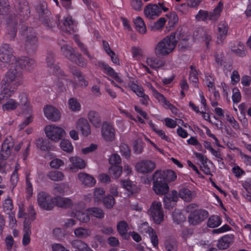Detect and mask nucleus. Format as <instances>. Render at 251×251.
<instances>
[{"label": "nucleus", "mask_w": 251, "mask_h": 251, "mask_svg": "<svg viewBox=\"0 0 251 251\" xmlns=\"http://www.w3.org/2000/svg\"><path fill=\"white\" fill-rule=\"evenodd\" d=\"M13 52L14 50L11 45L2 43L0 46V61L6 63L11 62V67L9 70L20 71L23 74L24 70L30 71L35 67L34 60L26 56L17 58L13 55Z\"/></svg>", "instance_id": "f257e3e1"}, {"label": "nucleus", "mask_w": 251, "mask_h": 251, "mask_svg": "<svg viewBox=\"0 0 251 251\" xmlns=\"http://www.w3.org/2000/svg\"><path fill=\"white\" fill-rule=\"evenodd\" d=\"M23 80L22 74L20 71L8 70L0 83L2 90L0 93V104L12 96L16 87L22 83Z\"/></svg>", "instance_id": "f03ea898"}, {"label": "nucleus", "mask_w": 251, "mask_h": 251, "mask_svg": "<svg viewBox=\"0 0 251 251\" xmlns=\"http://www.w3.org/2000/svg\"><path fill=\"white\" fill-rule=\"evenodd\" d=\"M54 57L55 55L53 52L48 53L46 63L49 72L56 77L57 80L55 81V85L58 87L59 91H63L65 90V85H72L74 89L76 88L73 81L68 78V76L60 69L59 66L55 63Z\"/></svg>", "instance_id": "7ed1b4c3"}, {"label": "nucleus", "mask_w": 251, "mask_h": 251, "mask_svg": "<svg viewBox=\"0 0 251 251\" xmlns=\"http://www.w3.org/2000/svg\"><path fill=\"white\" fill-rule=\"evenodd\" d=\"M176 34V32L172 33L157 44L155 52L157 56L168 55L175 49L177 42Z\"/></svg>", "instance_id": "20e7f679"}, {"label": "nucleus", "mask_w": 251, "mask_h": 251, "mask_svg": "<svg viewBox=\"0 0 251 251\" xmlns=\"http://www.w3.org/2000/svg\"><path fill=\"white\" fill-rule=\"evenodd\" d=\"M21 34L25 37V49L27 52L34 53L38 46V39L35 29L32 27H27Z\"/></svg>", "instance_id": "39448f33"}, {"label": "nucleus", "mask_w": 251, "mask_h": 251, "mask_svg": "<svg viewBox=\"0 0 251 251\" xmlns=\"http://www.w3.org/2000/svg\"><path fill=\"white\" fill-rule=\"evenodd\" d=\"M220 18V2L216 7L210 12L200 9L195 16V19L199 22H207L210 21L212 23L216 22Z\"/></svg>", "instance_id": "423d86ee"}, {"label": "nucleus", "mask_w": 251, "mask_h": 251, "mask_svg": "<svg viewBox=\"0 0 251 251\" xmlns=\"http://www.w3.org/2000/svg\"><path fill=\"white\" fill-rule=\"evenodd\" d=\"M36 9L39 14V21L45 27L50 28L55 26L56 23L53 21V18L50 17V12L47 9V5L45 3L38 4Z\"/></svg>", "instance_id": "0eeeda50"}, {"label": "nucleus", "mask_w": 251, "mask_h": 251, "mask_svg": "<svg viewBox=\"0 0 251 251\" xmlns=\"http://www.w3.org/2000/svg\"><path fill=\"white\" fill-rule=\"evenodd\" d=\"M60 16L56 15L55 19L53 18V21L56 23L55 26H53L50 29L53 30V28H58L60 30L65 32L71 33L75 31V25L74 24L72 17L71 16H68L64 18L63 21H60Z\"/></svg>", "instance_id": "6e6552de"}, {"label": "nucleus", "mask_w": 251, "mask_h": 251, "mask_svg": "<svg viewBox=\"0 0 251 251\" xmlns=\"http://www.w3.org/2000/svg\"><path fill=\"white\" fill-rule=\"evenodd\" d=\"M154 222L160 224L164 220V212L160 202L153 201L148 210Z\"/></svg>", "instance_id": "1a4fd4ad"}, {"label": "nucleus", "mask_w": 251, "mask_h": 251, "mask_svg": "<svg viewBox=\"0 0 251 251\" xmlns=\"http://www.w3.org/2000/svg\"><path fill=\"white\" fill-rule=\"evenodd\" d=\"M18 21V16L15 14H11L7 19V34L9 41L14 40L16 36Z\"/></svg>", "instance_id": "9d476101"}, {"label": "nucleus", "mask_w": 251, "mask_h": 251, "mask_svg": "<svg viewBox=\"0 0 251 251\" xmlns=\"http://www.w3.org/2000/svg\"><path fill=\"white\" fill-rule=\"evenodd\" d=\"M54 197L51 198L46 192L42 191L37 196V202L39 206L46 210H50L54 207Z\"/></svg>", "instance_id": "9b49d317"}, {"label": "nucleus", "mask_w": 251, "mask_h": 251, "mask_svg": "<svg viewBox=\"0 0 251 251\" xmlns=\"http://www.w3.org/2000/svg\"><path fill=\"white\" fill-rule=\"evenodd\" d=\"M45 131L47 137L54 142L60 140L65 132L63 129L54 125L46 126Z\"/></svg>", "instance_id": "f8f14e48"}, {"label": "nucleus", "mask_w": 251, "mask_h": 251, "mask_svg": "<svg viewBox=\"0 0 251 251\" xmlns=\"http://www.w3.org/2000/svg\"><path fill=\"white\" fill-rule=\"evenodd\" d=\"M96 66L97 68L100 69L103 73L114 79L118 83H121L123 82L122 78L119 76L118 73L105 62L99 61Z\"/></svg>", "instance_id": "ddd939ff"}, {"label": "nucleus", "mask_w": 251, "mask_h": 251, "mask_svg": "<svg viewBox=\"0 0 251 251\" xmlns=\"http://www.w3.org/2000/svg\"><path fill=\"white\" fill-rule=\"evenodd\" d=\"M153 190L158 195H163L168 193L169 190L168 184L156 176L154 174L152 175Z\"/></svg>", "instance_id": "4468645a"}, {"label": "nucleus", "mask_w": 251, "mask_h": 251, "mask_svg": "<svg viewBox=\"0 0 251 251\" xmlns=\"http://www.w3.org/2000/svg\"><path fill=\"white\" fill-rule=\"evenodd\" d=\"M208 216V212L206 210L200 209L190 214L188 221L190 224L195 226L205 220Z\"/></svg>", "instance_id": "2eb2a0df"}, {"label": "nucleus", "mask_w": 251, "mask_h": 251, "mask_svg": "<svg viewBox=\"0 0 251 251\" xmlns=\"http://www.w3.org/2000/svg\"><path fill=\"white\" fill-rule=\"evenodd\" d=\"M155 167V162L149 160H141L136 163L135 165L136 171L144 174L152 172Z\"/></svg>", "instance_id": "dca6fc26"}, {"label": "nucleus", "mask_w": 251, "mask_h": 251, "mask_svg": "<svg viewBox=\"0 0 251 251\" xmlns=\"http://www.w3.org/2000/svg\"><path fill=\"white\" fill-rule=\"evenodd\" d=\"M14 142L11 136L6 137L1 145L0 154L3 159H7L11 155Z\"/></svg>", "instance_id": "f3484780"}, {"label": "nucleus", "mask_w": 251, "mask_h": 251, "mask_svg": "<svg viewBox=\"0 0 251 251\" xmlns=\"http://www.w3.org/2000/svg\"><path fill=\"white\" fill-rule=\"evenodd\" d=\"M101 135L106 141H112L115 139V130L113 126L109 123L104 122L101 130Z\"/></svg>", "instance_id": "a211bd4d"}, {"label": "nucleus", "mask_w": 251, "mask_h": 251, "mask_svg": "<svg viewBox=\"0 0 251 251\" xmlns=\"http://www.w3.org/2000/svg\"><path fill=\"white\" fill-rule=\"evenodd\" d=\"M154 174L156 176L160 177L162 180L168 184L169 182L176 180L177 176L175 171L172 170H165L164 171L157 170Z\"/></svg>", "instance_id": "6ab92c4d"}, {"label": "nucleus", "mask_w": 251, "mask_h": 251, "mask_svg": "<svg viewBox=\"0 0 251 251\" xmlns=\"http://www.w3.org/2000/svg\"><path fill=\"white\" fill-rule=\"evenodd\" d=\"M144 13L147 18L154 19L159 16L162 11L157 4L150 3L145 6Z\"/></svg>", "instance_id": "aec40b11"}, {"label": "nucleus", "mask_w": 251, "mask_h": 251, "mask_svg": "<svg viewBox=\"0 0 251 251\" xmlns=\"http://www.w3.org/2000/svg\"><path fill=\"white\" fill-rule=\"evenodd\" d=\"M44 112L47 118L52 121H57L60 118L59 111L51 105H49L45 106Z\"/></svg>", "instance_id": "412c9836"}, {"label": "nucleus", "mask_w": 251, "mask_h": 251, "mask_svg": "<svg viewBox=\"0 0 251 251\" xmlns=\"http://www.w3.org/2000/svg\"><path fill=\"white\" fill-rule=\"evenodd\" d=\"M76 128L81 131L84 136L87 137L91 133L90 125L87 120L84 118H80L77 120Z\"/></svg>", "instance_id": "4be33fe9"}, {"label": "nucleus", "mask_w": 251, "mask_h": 251, "mask_svg": "<svg viewBox=\"0 0 251 251\" xmlns=\"http://www.w3.org/2000/svg\"><path fill=\"white\" fill-rule=\"evenodd\" d=\"M19 98L23 112L27 114H31L32 112V108L28 100L26 94L25 93H20L19 95Z\"/></svg>", "instance_id": "5701e85b"}, {"label": "nucleus", "mask_w": 251, "mask_h": 251, "mask_svg": "<svg viewBox=\"0 0 251 251\" xmlns=\"http://www.w3.org/2000/svg\"><path fill=\"white\" fill-rule=\"evenodd\" d=\"M87 118L91 124L96 127H100L102 124V120L100 114L93 110L89 111Z\"/></svg>", "instance_id": "b1692460"}, {"label": "nucleus", "mask_w": 251, "mask_h": 251, "mask_svg": "<svg viewBox=\"0 0 251 251\" xmlns=\"http://www.w3.org/2000/svg\"><path fill=\"white\" fill-rule=\"evenodd\" d=\"M128 229L129 226L126 221L122 220L117 223V231L123 239L125 240H128L129 239V235L128 234Z\"/></svg>", "instance_id": "393cba45"}, {"label": "nucleus", "mask_w": 251, "mask_h": 251, "mask_svg": "<svg viewBox=\"0 0 251 251\" xmlns=\"http://www.w3.org/2000/svg\"><path fill=\"white\" fill-rule=\"evenodd\" d=\"M71 244L74 251H93L86 243L80 240H74Z\"/></svg>", "instance_id": "a878e982"}, {"label": "nucleus", "mask_w": 251, "mask_h": 251, "mask_svg": "<svg viewBox=\"0 0 251 251\" xmlns=\"http://www.w3.org/2000/svg\"><path fill=\"white\" fill-rule=\"evenodd\" d=\"M78 178L82 183L86 186L92 187L96 183V180L94 178L86 173H79Z\"/></svg>", "instance_id": "bb28decb"}, {"label": "nucleus", "mask_w": 251, "mask_h": 251, "mask_svg": "<svg viewBox=\"0 0 251 251\" xmlns=\"http://www.w3.org/2000/svg\"><path fill=\"white\" fill-rule=\"evenodd\" d=\"M234 235L227 234L221 237V250H226L229 248L234 240Z\"/></svg>", "instance_id": "cd10ccee"}, {"label": "nucleus", "mask_w": 251, "mask_h": 251, "mask_svg": "<svg viewBox=\"0 0 251 251\" xmlns=\"http://www.w3.org/2000/svg\"><path fill=\"white\" fill-rule=\"evenodd\" d=\"M54 206L56 205L61 208H70L73 205L71 199L60 197H54Z\"/></svg>", "instance_id": "c85d7f7f"}, {"label": "nucleus", "mask_w": 251, "mask_h": 251, "mask_svg": "<svg viewBox=\"0 0 251 251\" xmlns=\"http://www.w3.org/2000/svg\"><path fill=\"white\" fill-rule=\"evenodd\" d=\"M205 83L207 87L209 88L210 91L213 93L215 99L216 100L219 99L220 98V94L218 91L215 90L213 75H206Z\"/></svg>", "instance_id": "c756f323"}, {"label": "nucleus", "mask_w": 251, "mask_h": 251, "mask_svg": "<svg viewBox=\"0 0 251 251\" xmlns=\"http://www.w3.org/2000/svg\"><path fill=\"white\" fill-rule=\"evenodd\" d=\"M179 195L184 201H190L195 198L196 194L187 188H183L180 190Z\"/></svg>", "instance_id": "7c9ffc66"}, {"label": "nucleus", "mask_w": 251, "mask_h": 251, "mask_svg": "<svg viewBox=\"0 0 251 251\" xmlns=\"http://www.w3.org/2000/svg\"><path fill=\"white\" fill-rule=\"evenodd\" d=\"M121 185L127 191L128 195H133L137 192L136 186L129 179H124L121 181Z\"/></svg>", "instance_id": "2f4dec72"}, {"label": "nucleus", "mask_w": 251, "mask_h": 251, "mask_svg": "<svg viewBox=\"0 0 251 251\" xmlns=\"http://www.w3.org/2000/svg\"><path fill=\"white\" fill-rule=\"evenodd\" d=\"M136 30L142 34H144L147 32V28L143 19L139 17H137L133 21Z\"/></svg>", "instance_id": "473e14b6"}, {"label": "nucleus", "mask_w": 251, "mask_h": 251, "mask_svg": "<svg viewBox=\"0 0 251 251\" xmlns=\"http://www.w3.org/2000/svg\"><path fill=\"white\" fill-rule=\"evenodd\" d=\"M36 214L34 206L32 204H30L26 209L24 221L32 223L35 220Z\"/></svg>", "instance_id": "72a5a7b5"}, {"label": "nucleus", "mask_w": 251, "mask_h": 251, "mask_svg": "<svg viewBox=\"0 0 251 251\" xmlns=\"http://www.w3.org/2000/svg\"><path fill=\"white\" fill-rule=\"evenodd\" d=\"M70 161L73 165V167H71L72 170L74 168L82 169L84 168L86 166L84 160L77 156L71 157L70 158Z\"/></svg>", "instance_id": "f704fd0d"}, {"label": "nucleus", "mask_w": 251, "mask_h": 251, "mask_svg": "<svg viewBox=\"0 0 251 251\" xmlns=\"http://www.w3.org/2000/svg\"><path fill=\"white\" fill-rule=\"evenodd\" d=\"M231 50L232 52L240 57H243L246 55L247 51L245 47L241 42H237L236 46L232 47Z\"/></svg>", "instance_id": "c9c22d12"}, {"label": "nucleus", "mask_w": 251, "mask_h": 251, "mask_svg": "<svg viewBox=\"0 0 251 251\" xmlns=\"http://www.w3.org/2000/svg\"><path fill=\"white\" fill-rule=\"evenodd\" d=\"M61 50L65 57L70 61H72L76 53L73 49L68 45H64L61 47Z\"/></svg>", "instance_id": "e433bc0d"}, {"label": "nucleus", "mask_w": 251, "mask_h": 251, "mask_svg": "<svg viewBox=\"0 0 251 251\" xmlns=\"http://www.w3.org/2000/svg\"><path fill=\"white\" fill-rule=\"evenodd\" d=\"M72 74L77 78L80 86L85 87L88 85V81L85 79L80 70L78 69L73 70L72 71Z\"/></svg>", "instance_id": "4c0bfd02"}, {"label": "nucleus", "mask_w": 251, "mask_h": 251, "mask_svg": "<svg viewBox=\"0 0 251 251\" xmlns=\"http://www.w3.org/2000/svg\"><path fill=\"white\" fill-rule=\"evenodd\" d=\"M38 148L43 151H48L50 149V145L49 141L43 138H39L36 141Z\"/></svg>", "instance_id": "58836bf2"}, {"label": "nucleus", "mask_w": 251, "mask_h": 251, "mask_svg": "<svg viewBox=\"0 0 251 251\" xmlns=\"http://www.w3.org/2000/svg\"><path fill=\"white\" fill-rule=\"evenodd\" d=\"M146 62L152 68H158L164 65L163 61L156 57H148Z\"/></svg>", "instance_id": "ea45409f"}, {"label": "nucleus", "mask_w": 251, "mask_h": 251, "mask_svg": "<svg viewBox=\"0 0 251 251\" xmlns=\"http://www.w3.org/2000/svg\"><path fill=\"white\" fill-rule=\"evenodd\" d=\"M177 198L176 196H165L164 198L163 202L165 208L171 209L174 206L175 202L177 201Z\"/></svg>", "instance_id": "a19ab883"}, {"label": "nucleus", "mask_w": 251, "mask_h": 251, "mask_svg": "<svg viewBox=\"0 0 251 251\" xmlns=\"http://www.w3.org/2000/svg\"><path fill=\"white\" fill-rule=\"evenodd\" d=\"M19 103L14 99H9L2 106V108L4 111H11L16 109L19 106Z\"/></svg>", "instance_id": "79ce46f5"}, {"label": "nucleus", "mask_w": 251, "mask_h": 251, "mask_svg": "<svg viewBox=\"0 0 251 251\" xmlns=\"http://www.w3.org/2000/svg\"><path fill=\"white\" fill-rule=\"evenodd\" d=\"M68 105L70 109L73 112H78L81 108V104L78 100L75 98H71L69 99Z\"/></svg>", "instance_id": "37998d69"}, {"label": "nucleus", "mask_w": 251, "mask_h": 251, "mask_svg": "<svg viewBox=\"0 0 251 251\" xmlns=\"http://www.w3.org/2000/svg\"><path fill=\"white\" fill-rule=\"evenodd\" d=\"M189 68L190 71L189 72V79L195 85L199 82L198 71L194 65H191Z\"/></svg>", "instance_id": "c03bdc74"}, {"label": "nucleus", "mask_w": 251, "mask_h": 251, "mask_svg": "<svg viewBox=\"0 0 251 251\" xmlns=\"http://www.w3.org/2000/svg\"><path fill=\"white\" fill-rule=\"evenodd\" d=\"M47 176L51 180L58 181L63 179L64 174L58 171H51L47 175Z\"/></svg>", "instance_id": "a18cd8bd"}, {"label": "nucleus", "mask_w": 251, "mask_h": 251, "mask_svg": "<svg viewBox=\"0 0 251 251\" xmlns=\"http://www.w3.org/2000/svg\"><path fill=\"white\" fill-rule=\"evenodd\" d=\"M123 168L120 165H112L109 169V173L114 178H118L121 176Z\"/></svg>", "instance_id": "49530a36"}, {"label": "nucleus", "mask_w": 251, "mask_h": 251, "mask_svg": "<svg viewBox=\"0 0 251 251\" xmlns=\"http://www.w3.org/2000/svg\"><path fill=\"white\" fill-rule=\"evenodd\" d=\"M159 102L161 103L164 107L169 109L173 114L175 115L177 114L178 109L175 105L167 100L164 96Z\"/></svg>", "instance_id": "de8ad7c7"}, {"label": "nucleus", "mask_w": 251, "mask_h": 251, "mask_svg": "<svg viewBox=\"0 0 251 251\" xmlns=\"http://www.w3.org/2000/svg\"><path fill=\"white\" fill-rule=\"evenodd\" d=\"M89 213L98 219H102L104 216L103 210L98 207H91L87 209Z\"/></svg>", "instance_id": "09e8293b"}, {"label": "nucleus", "mask_w": 251, "mask_h": 251, "mask_svg": "<svg viewBox=\"0 0 251 251\" xmlns=\"http://www.w3.org/2000/svg\"><path fill=\"white\" fill-rule=\"evenodd\" d=\"M101 202H102L105 208L107 209H111L114 206L115 203V200L113 196L110 195H107L103 198Z\"/></svg>", "instance_id": "8fccbe9b"}, {"label": "nucleus", "mask_w": 251, "mask_h": 251, "mask_svg": "<svg viewBox=\"0 0 251 251\" xmlns=\"http://www.w3.org/2000/svg\"><path fill=\"white\" fill-rule=\"evenodd\" d=\"M105 194V191L103 188H96L94 192V198L95 201L98 203L101 202Z\"/></svg>", "instance_id": "3c124183"}, {"label": "nucleus", "mask_w": 251, "mask_h": 251, "mask_svg": "<svg viewBox=\"0 0 251 251\" xmlns=\"http://www.w3.org/2000/svg\"><path fill=\"white\" fill-rule=\"evenodd\" d=\"M74 233L79 238H86L90 235L91 232L89 229L79 227L75 230Z\"/></svg>", "instance_id": "603ef678"}, {"label": "nucleus", "mask_w": 251, "mask_h": 251, "mask_svg": "<svg viewBox=\"0 0 251 251\" xmlns=\"http://www.w3.org/2000/svg\"><path fill=\"white\" fill-rule=\"evenodd\" d=\"M18 14L20 16H23L24 19L27 18L30 14V11L28 6L27 2L25 1L23 5L19 7Z\"/></svg>", "instance_id": "864d4df0"}, {"label": "nucleus", "mask_w": 251, "mask_h": 251, "mask_svg": "<svg viewBox=\"0 0 251 251\" xmlns=\"http://www.w3.org/2000/svg\"><path fill=\"white\" fill-rule=\"evenodd\" d=\"M127 86L129 89L137 95V96L139 95V92H142L144 90L141 85H138L134 81H129L127 83Z\"/></svg>", "instance_id": "5fc2aeb1"}, {"label": "nucleus", "mask_w": 251, "mask_h": 251, "mask_svg": "<svg viewBox=\"0 0 251 251\" xmlns=\"http://www.w3.org/2000/svg\"><path fill=\"white\" fill-rule=\"evenodd\" d=\"M71 61L75 62L77 65L82 67H85L87 63L86 60L83 58L82 55L78 53H76Z\"/></svg>", "instance_id": "6e6d98bb"}, {"label": "nucleus", "mask_w": 251, "mask_h": 251, "mask_svg": "<svg viewBox=\"0 0 251 251\" xmlns=\"http://www.w3.org/2000/svg\"><path fill=\"white\" fill-rule=\"evenodd\" d=\"M60 147L63 151L69 153L72 152L74 149L71 142L66 139L62 140L61 141Z\"/></svg>", "instance_id": "4d7b16f0"}, {"label": "nucleus", "mask_w": 251, "mask_h": 251, "mask_svg": "<svg viewBox=\"0 0 251 251\" xmlns=\"http://www.w3.org/2000/svg\"><path fill=\"white\" fill-rule=\"evenodd\" d=\"M120 151L122 155L126 159L130 157L131 150L129 146L126 144H122L120 146Z\"/></svg>", "instance_id": "13d9d810"}, {"label": "nucleus", "mask_w": 251, "mask_h": 251, "mask_svg": "<svg viewBox=\"0 0 251 251\" xmlns=\"http://www.w3.org/2000/svg\"><path fill=\"white\" fill-rule=\"evenodd\" d=\"M74 40L78 46V47L79 48L81 51L86 55H87L88 57L90 58L91 56L87 50V47L84 45L83 43H82L80 40H79V37L77 35H75L74 36Z\"/></svg>", "instance_id": "bf43d9fd"}, {"label": "nucleus", "mask_w": 251, "mask_h": 251, "mask_svg": "<svg viewBox=\"0 0 251 251\" xmlns=\"http://www.w3.org/2000/svg\"><path fill=\"white\" fill-rule=\"evenodd\" d=\"M18 168L17 166H16L15 169L12 172L10 176V182L13 188H14L17 186V184L19 180L18 173Z\"/></svg>", "instance_id": "052dcab7"}, {"label": "nucleus", "mask_w": 251, "mask_h": 251, "mask_svg": "<svg viewBox=\"0 0 251 251\" xmlns=\"http://www.w3.org/2000/svg\"><path fill=\"white\" fill-rule=\"evenodd\" d=\"M3 207L4 211L7 214H9L13 209V201L9 197H8V198L4 201Z\"/></svg>", "instance_id": "680f3d73"}, {"label": "nucleus", "mask_w": 251, "mask_h": 251, "mask_svg": "<svg viewBox=\"0 0 251 251\" xmlns=\"http://www.w3.org/2000/svg\"><path fill=\"white\" fill-rule=\"evenodd\" d=\"M220 225V217L211 216L207 222V226L211 228H214Z\"/></svg>", "instance_id": "e2e57ef3"}, {"label": "nucleus", "mask_w": 251, "mask_h": 251, "mask_svg": "<svg viewBox=\"0 0 251 251\" xmlns=\"http://www.w3.org/2000/svg\"><path fill=\"white\" fill-rule=\"evenodd\" d=\"M9 4L7 0H0V15L7 14L9 12Z\"/></svg>", "instance_id": "0e129e2a"}, {"label": "nucleus", "mask_w": 251, "mask_h": 251, "mask_svg": "<svg viewBox=\"0 0 251 251\" xmlns=\"http://www.w3.org/2000/svg\"><path fill=\"white\" fill-rule=\"evenodd\" d=\"M232 100L233 103L237 104L241 100V95L239 89L237 87H234L232 89Z\"/></svg>", "instance_id": "69168bd1"}, {"label": "nucleus", "mask_w": 251, "mask_h": 251, "mask_svg": "<svg viewBox=\"0 0 251 251\" xmlns=\"http://www.w3.org/2000/svg\"><path fill=\"white\" fill-rule=\"evenodd\" d=\"M75 217L78 221L83 222L87 223L90 220V217L88 213L82 212L80 211L76 212L75 214Z\"/></svg>", "instance_id": "338daca9"}, {"label": "nucleus", "mask_w": 251, "mask_h": 251, "mask_svg": "<svg viewBox=\"0 0 251 251\" xmlns=\"http://www.w3.org/2000/svg\"><path fill=\"white\" fill-rule=\"evenodd\" d=\"M68 185L66 183L56 184L53 188L54 194L63 195Z\"/></svg>", "instance_id": "774afa93"}]
</instances>
